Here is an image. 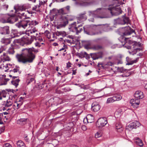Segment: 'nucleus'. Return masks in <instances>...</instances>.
Wrapping results in <instances>:
<instances>
[{"label":"nucleus","instance_id":"nucleus-10","mask_svg":"<svg viewBox=\"0 0 147 147\" xmlns=\"http://www.w3.org/2000/svg\"><path fill=\"white\" fill-rule=\"evenodd\" d=\"M105 9L103 8H98L95 11H89L90 15L95 16L96 15H99L104 13Z\"/></svg>","mask_w":147,"mask_h":147},{"label":"nucleus","instance_id":"nucleus-14","mask_svg":"<svg viewBox=\"0 0 147 147\" xmlns=\"http://www.w3.org/2000/svg\"><path fill=\"white\" fill-rule=\"evenodd\" d=\"M91 57L94 60L102 58V53L99 52L97 53H91Z\"/></svg>","mask_w":147,"mask_h":147},{"label":"nucleus","instance_id":"nucleus-33","mask_svg":"<svg viewBox=\"0 0 147 147\" xmlns=\"http://www.w3.org/2000/svg\"><path fill=\"white\" fill-rule=\"evenodd\" d=\"M136 144L138 146H142L143 145V144L141 140L139 138H137V141H136Z\"/></svg>","mask_w":147,"mask_h":147},{"label":"nucleus","instance_id":"nucleus-21","mask_svg":"<svg viewBox=\"0 0 147 147\" xmlns=\"http://www.w3.org/2000/svg\"><path fill=\"white\" fill-rule=\"evenodd\" d=\"M83 46L87 49L91 48V43L90 41H82Z\"/></svg>","mask_w":147,"mask_h":147},{"label":"nucleus","instance_id":"nucleus-2","mask_svg":"<svg viewBox=\"0 0 147 147\" xmlns=\"http://www.w3.org/2000/svg\"><path fill=\"white\" fill-rule=\"evenodd\" d=\"M22 51V53L17 54L16 57L19 62L24 64L33 62L35 57V55L33 52L35 53L38 52L37 50H34L33 47L23 49Z\"/></svg>","mask_w":147,"mask_h":147},{"label":"nucleus","instance_id":"nucleus-32","mask_svg":"<svg viewBox=\"0 0 147 147\" xmlns=\"http://www.w3.org/2000/svg\"><path fill=\"white\" fill-rule=\"evenodd\" d=\"M26 119L22 118L17 120V123L20 124H24L26 123Z\"/></svg>","mask_w":147,"mask_h":147},{"label":"nucleus","instance_id":"nucleus-8","mask_svg":"<svg viewBox=\"0 0 147 147\" xmlns=\"http://www.w3.org/2000/svg\"><path fill=\"white\" fill-rule=\"evenodd\" d=\"M122 98L121 96L118 94L115 95L113 96L108 98L106 102V103L109 104L113 103L115 101L119 100Z\"/></svg>","mask_w":147,"mask_h":147},{"label":"nucleus","instance_id":"nucleus-38","mask_svg":"<svg viewBox=\"0 0 147 147\" xmlns=\"http://www.w3.org/2000/svg\"><path fill=\"white\" fill-rule=\"evenodd\" d=\"M3 55L4 56L3 58L6 61H9L10 60L9 57L7 55L5 54L4 53Z\"/></svg>","mask_w":147,"mask_h":147},{"label":"nucleus","instance_id":"nucleus-46","mask_svg":"<svg viewBox=\"0 0 147 147\" xmlns=\"http://www.w3.org/2000/svg\"><path fill=\"white\" fill-rule=\"evenodd\" d=\"M82 26H83L82 24H80L78 25L77 26V28L78 30H80V29H81L80 31V33L83 30L82 28H80V27H81Z\"/></svg>","mask_w":147,"mask_h":147},{"label":"nucleus","instance_id":"nucleus-42","mask_svg":"<svg viewBox=\"0 0 147 147\" xmlns=\"http://www.w3.org/2000/svg\"><path fill=\"white\" fill-rule=\"evenodd\" d=\"M129 39V38H125V40L126 42L125 45H126L127 44H131L132 43V41L131 40H128Z\"/></svg>","mask_w":147,"mask_h":147},{"label":"nucleus","instance_id":"nucleus-43","mask_svg":"<svg viewBox=\"0 0 147 147\" xmlns=\"http://www.w3.org/2000/svg\"><path fill=\"white\" fill-rule=\"evenodd\" d=\"M102 135V134L100 131H98L95 135V137L96 138H98L101 136Z\"/></svg>","mask_w":147,"mask_h":147},{"label":"nucleus","instance_id":"nucleus-35","mask_svg":"<svg viewBox=\"0 0 147 147\" xmlns=\"http://www.w3.org/2000/svg\"><path fill=\"white\" fill-rule=\"evenodd\" d=\"M140 48H137L134 49V51H129V53L130 55H134V54H136L138 50H139Z\"/></svg>","mask_w":147,"mask_h":147},{"label":"nucleus","instance_id":"nucleus-62","mask_svg":"<svg viewBox=\"0 0 147 147\" xmlns=\"http://www.w3.org/2000/svg\"><path fill=\"white\" fill-rule=\"evenodd\" d=\"M122 55H118L117 56V59H121L122 58Z\"/></svg>","mask_w":147,"mask_h":147},{"label":"nucleus","instance_id":"nucleus-45","mask_svg":"<svg viewBox=\"0 0 147 147\" xmlns=\"http://www.w3.org/2000/svg\"><path fill=\"white\" fill-rule=\"evenodd\" d=\"M122 126L121 125L119 124H116V128L118 129L121 128Z\"/></svg>","mask_w":147,"mask_h":147},{"label":"nucleus","instance_id":"nucleus-7","mask_svg":"<svg viewBox=\"0 0 147 147\" xmlns=\"http://www.w3.org/2000/svg\"><path fill=\"white\" fill-rule=\"evenodd\" d=\"M140 125V123L138 121H135L127 125L126 127V129L128 131H131L133 129H136L139 127Z\"/></svg>","mask_w":147,"mask_h":147},{"label":"nucleus","instance_id":"nucleus-59","mask_svg":"<svg viewBox=\"0 0 147 147\" xmlns=\"http://www.w3.org/2000/svg\"><path fill=\"white\" fill-rule=\"evenodd\" d=\"M83 89L85 90V89H89V87L88 86V85H85L84 86V87L82 88Z\"/></svg>","mask_w":147,"mask_h":147},{"label":"nucleus","instance_id":"nucleus-49","mask_svg":"<svg viewBox=\"0 0 147 147\" xmlns=\"http://www.w3.org/2000/svg\"><path fill=\"white\" fill-rule=\"evenodd\" d=\"M137 60H134L132 61L131 62H128L126 64V65H132L134 63H136L137 62Z\"/></svg>","mask_w":147,"mask_h":147},{"label":"nucleus","instance_id":"nucleus-55","mask_svg":"<svg viewBox=\"0 0 147 147\" xmlns=\"http://www.w3.org/2000/svg\"><path fill=\"white\" fill-rule=\"evenodd\" d=\"M84 54L85 55H86V59H88L90 58V56L89 55L87 54V53L86 52H84Z\"/></svg>","mask_w":147,"mask_h":147},{"label":"nucleus","instance_id":"nucleus-36","mask_svg":"<svg viewBox=\"0 0 147 147\" xmlns=\"http://www.w3.org/2000/svg\"><path fill=\"white\" fill-rule=\"evenodd\" d=\"M43 146L45 147H53V145L51 143H45L43 145Z\"/></svg>","mask_w":147,"mask_h":147},{"label":"nucleus","instance_id":"nucleus-64","mask_svg":"<svg viewBox=\"0 0 147 147\" xmlns=\"http://www.w3.org/2000/svg\"><path fill=\"white\" fill-rule=\"evenodd\" d=\"M45 3V1H40L39 3V5H40V6L41 5H43Z\"/></svg>","mask_w":147,"mask_h":147},{"label":"nucleus","instance_id":"nucleus-12","mask_svg":"<svg viewBox=\"0 0 147 147\" xmlns=\"http://www.w3.org/2000/svg\"><path fill=\"white\" fill-rule=\"evenodd\" d=\"M115 23L121 24H127L129 22V18L128 17H125L123 20L120 18H118L114 20Z\"/></svg>","mask_w":147,"mask_h":147},{"label":"nucleus","instance_id":"nucleus-58","mask_svg":"<svg viewBox=\"0 0 147 147\" xmlns=\"http://www.w3.org/2000/svg\"><path fill=\"white\" fill-rule=\"evenodd\" d=\"M8 5H3V8L4 9L7 10L8 8Z\"/></svg>","mask_w":147,"mask_h":147},{"label":"nucleus","instance_id":"nucleus-19","mask_svg":"<svg viewBox=\"0 0 147 147\" xmlns=\"http://www.w3.org/2000/svg\"><path fill=\"white\" fill-rule=\"evenodd\" d=\"M134 96L137 99H142L144 97V95L142 92L137 91L135 93Z\"/></svg>","mask_w":147,"mask_h":147},{"label":"nucleus","instance_id":"nucleus-3","mask_svg":"<svg viewBox=\"0 0 147 147\" xmlns=\"http://www.w3.org/2000/svg\"><path fill=\"white\" fill-rule=\"evenodd\" d=\"M119 31L120 34L123 36H127L134 33L135 35L136 34L135 31L129 26L120 28Z\"/></svg>","mask_w":147,"mask_h":147},{"label":"nucleus","instance_id":"nucleus-60","mask_svg":"<svg viewBox=\"0 0 147 147\" xmlns=\"http://www.w3.org/2000/svg\"><path fill=\"white\" fill-rule=\"evenodd\" d=\"M101 40V38H97L94 40V41L98 43H99L100 41Z\"/></svg>","mask_w":147,"mask_h":147},{"label":"nucleus","instance_id":"nucleus-23","mask_svg":"<svg viewBox=\"0 0 147 147\" xmlns=\"http://www.w3.org/2000/svg\"><path fill=\"white\" fill-rule=\"evenodd\" d=\"M10 16L8 14L4 15L2 19V22L3 23H9Z\"/></svg>","mask_w":147,"mask_h":147},{"label":"nucleus","instance_id":"nucleus-48","mask_svg":"<svg viewBox=\"0 0 147 147\" xmlns=\"http://www.w3.org/2000/svg\"><path fill=\"white\" fill-rule=\"evenodd\" d=\"M45 34L46 36L48 38H50L49 36H50V32L48 30H46L45 32Z\"/></svg>","mask_w":147,"mask_h":147},{"label":"nucleus","instance_id":"nucleus-41","mask_svg":"<svg viewBox=\"0 0 147 147\" xmlns=\"http://www.w3.org/2000/svg\"><path fill=\"white\" fill-rule=\"evenodd\" d=\"M102 48L101 46L99 45H96L94 46L93 47V49L95 50H98Z\"/></svg>","mask_w":147,"mask_h":147},{"label":"nucleus","instance_id":"nucleus-27","mask_svg":"<svg viewBox=\"0 0 147 147\" xmlns=\"http://www.w3.org/2000/svg\"><path fill=\"white\" fill-rule=\"evenodd\" d=\"M18 20V17L16 16H10V17L9 19V23L13 24L14 22L17 21Z\"/></svg>","mask_w":147,"mask_h":147},{"label":"nucleus","instance_id":"nucleus-15","mask_svg":"<svg viewBox=\"0 0 147 147\" xmlns=\"http://www.w3.org/2000/svg\"><path fill=\"white\" fill-rule=\"evenodd\" d=\"M86 12H84L83 13H81L79 15L78 17V19L79 20L78 21L77 24H79L85 20L87 19V16L85 15Z\"/></svg>","mask_w":147,"mask_h":147},{"label":"nucleus","instance_id":"nucleus-57","mask_svg":"<svg viewBox=\"0 0 147 147\" xmlns=\"http://www.w3.org/2000/svg\"><path fill=\"white\" fill-rule=\"evenodd\" d=\"M35 45L36 47H40L41 46L40 43L38 42H37L35 43Z\"/></svg>","mask_w":147,"mask_h":147},{"label":"nucleus","instance_id":"nucleus-54","mask_svg":"<svg viewBox=\"0 0 147 147\" xmlns=\"http://www.w3.org/2000/svg\"><path fill=\"white\" fill-rule=\"evenodd\" d=\"M129 74L127 75H121L120 76V77H128L131 74V72H129L128 73Z\"/></svg>","mask_w":147,"mask_h":147},{"label":"nucleus","instance_id":"nucleus-61","mask_svg":"<svg viewBox=\"0 0 147 147\" xmlns=\"http://www.w3.org/2000/svg\"><path fill=\"white\" fill-rule=\"evenodd\" d=\"M61 35L63 36H65L66 35V32L64 31H61Z\"/></svg>","mask_w":147,"mask_h":147},{"label":"nucleus","instance_id":"nucleus-44","mask_svg":"<svg viewBox=\"0 0 147 147\" xmlns=\"http://www.w3.org/2000/svg\"><path fill=\"white\" fill-rule=\"evenodd\" d=\"M17 96L16 95H15L13 96H10L9 97V98L8 100L9 101H12Z\"/></svg>","mask_w":147,"mask_h":147},{"label":"nucleus","instance_id":"nucleus-56","mask_svg":"<svg viewBox=\"0 0 147 147\" xmlns=\"http://www.w3.org/2000/svg\"><path fill=\"white\" fill-rule=\"evenodd\" d=\"M82 129L83 131H85L87 129L86 126L85 125H83L82 126Z\"/></svg>","mask_w":147,"mask_h":147},{"label":"nucleus","instance_id":"nucleus-30","mask_svg":"<svg viewBox=\"0 0 147 147\" xmlns=\"http://www.w3.org/2000/svg\"><path fill=\"white\" fill-rule=\"evenodd\" d=\"M16 144L18 147H26L25 144L22 140L18 141Z\"/></svg>","mask_w":147,"mask_h":147},{"label":"nucleus","instance_id":"nucleus-26","mask_svg":"<svg viewBox=\"0 0 147 147\" xmlns=\"http://www.w3.org/2000/svg\"><path fill=\"white\" fill-rule=\"evenodd\" d=\"M14 45H11V47H9L7 51L9 54L12 55L14 54L15 52L14 50Z\"/></svg>","mask_w":147,"mask_h":147},{"label":"nucleus","instance_id":"nucleus-39","mask_svg":"<svg viewBox=\"0 0 147 147\" xmlns=\"http://www.w3.org/2000/svg\"><path fill=\"white\" fill-rule=\"evenodd\" d=\"M113 65V63L110 62H108L107 63H105L103 64L104 66H106L108 67L109 66H112Z\"/></svg>","mask_w":147,"mask_h":147},{"label":"nucleus","instance_id":"nucleus-25","mask_svg":"<svg viewBox=\"0 0 147 147\" xmlns=\"http://www.w3.org/2000/svg\"><path fill=\"white\" fill-rule=\"evenodd\" d=\"M20 68L19 66H16V68L10 71L11 72V74L14 75L13 74H15L16 73L18 72L19 74L21 73V71L20 70Z\"/></svg>","mask_w":147,"mask_h":147},{"label":"nucleus","instance_id":"nucleus-51","mask_svg":"<svg viewBox=\"0 0 147 147\" xmlns=\"http://www.w3.org/2000/svg\"><path fill=\"white\" fill-rule=\"evenodd\" d=\"M65 41L69 43H73V40H70L68 39H65Z\"/></svg>","mask_w":147,"mask_h":147},{"label":"nucleus","instance_id":"nucleus-18","mask_svg":"<svg viewBox=\"0 0 147 147\" xmlns=\"http://www.w3.org/2000/svg\"><path fill=\"white\" fill-rule=\"evenodd\" d=\"M130 103L134 107L137 108L140 104V101L138 99H133L131 100Z\"/></svg>","mask_w":147,"mask_h":147},{"label":"nucleus","instance_id":"nucleus-6","mask_svg":"<svg viewBox=\"0 0 147 147\" xmlns=\"http://www.w3.org/2000/svg\"><path fill=\"white\" fill-rule=\"evenodd\" d=\"M38 32L37 31V29L35 28H33V29L29 30L26 32V34L31 36V38H33V40L35 38L36 36L38 35Z\"/></svg>","mask_w":147,"mask_h":147},{"label":"nucleus","instance_id":"nucleus-40","mask_svg":"<svg viewBox=\"0 0 147 147\" xmlns=\"http://www.w3.org/2000/svg\"><path fill=\"white\" fill-rule=\"evenodd\" d=\"M40 5H39V4L35 5L32 7V9L33 10H36L37 9L38 10L39 9V8H40Z\"/></svg>","mask_w":147,"mask_h":147},{"label":"nucleus","instance_id":"nucleus-4","mask_svg":"<svg viewBox=\"0 0 147 147\" xmlns=\"http://www.w3.org/2000/svg\"><path fill=\"white\" fill-rule=\"evenodd\" d=\"M108 10L110 11L111 14L113 16H118L122 13V10L119 6L109 7Z\"/></svg>","mask_w":147,"mask_h":147},{"label":"nucleus","instance_id":"nucleus-9","mask_svg":"<svg viewBox=\"0 0 147 147\" xmlns=\"http://www.w3.org/2000/svg\"><path fill=\"white\" fill-rule=\"evenodd\" d=\"M76 22H74L70 24L69 26V30L73 32H75L76 34L78 35L80 33L81 29L78 30L77 28Z\"/></svg>","mask_w":147,"mask_h":147},{"label":"nucleus","instance_id":"nucleus-34","mask_svg":"<svg viewBox=\"0 0 147 147\" xmlns=\"http://www.w3.org/2000/svg\"><path fill=\"white\" fill-rule=\"evenodd\" d=\"M17 32V30H11V38H14L16 36H17L16 33Z\"/></svg>","mask_w":147,"mask_h":147},{"label":"nucleus","instance_id":"nucleus-20","mask_svg":"<svg viewBox=\"0 0 147 147\" xmlns=\"http://www.w3.org/2000/svg\"><path fill=\"white\" fill-rule=\"evenodd\" d=\"M100 106L96 102H93L92 105V110L94 112H97L100 109Z\"/></svg>","mask_w":147,"mask_h":147},{"label":"nucleus","instance_id":"nucleus-37","mask_svg":"<svg viewBox=\"0 0 147 147\" xmlns=\"http://www.w3.org/2000/svg\"><path fill=\"white\" fill-rule=\"evenodd\" d=\"M102 28L105 31H106L109 28V26L107 24L103 25L102 26Z\"/></svg>","mask_w":147,"mask_h":147},{"label":"nucleus","instance_id":"nucleus-22","mask_svg":"<svg viewBox=\"0 0 147 147\" xmlns=\"http://www.w3.org/2000/svg\"><path fill=\"white\" fill-rule=\"evenodd\" d=\"M69 6H67L64 8L61 9L60 10V12L62 14H66L69 12Z\"/></svg>","mask_w":147,"mask_h":147},{"label":"nucleus","instance_id":"nucleus-50","mask_svg":"<svg viewBox=\"0 0 147 147\" xmlns=\"http://www.w3.org/2000/svg\"><path fill=\"white\" fill-rule=\"evenodd\" d=\"M93 29L95 31H97L99 29V27L98 26L94 25L93 26Z\"/></svg>","mask_w":147,"mask_h":147},{"label":"nucleus","instance_id":"nucleus-13","mask_svg":"<svg viewBox=\"0 0 147 147\" xmlns=\"http://www.w3.org/2000/svg\"><path fill=\"white\" fill-rule=\"evenodd\" d=\"M10 32L9 26H5L3 27L0 26V34L5 35L9 34Z\"/></svg>","mask_w":147,"mask_h":147},{"label":"nucleus","instance_id":"nucleus-63","mask_svg":"<svg viewBox=\"0 0 147 147\" xmlns=\"http://www.w3.org/2000/svg\"><path fill=\"white\" fill-rule=\"evenodd\" d=\"M56 35L57 36H59L60 35H61V31L59 32L57 31L56 32Z\"/></svg>","mask_w":147,"mask_h":147},{"label":"nucleus","instance_id":"nucleus-11","mask_svg":"<svg viewBox=\"0 0 147 147\" xmlns=\"http://www.w3.org/2000/svg\"><path fill=\"white\" fill-rule=\"evenodd\" d=\"M107 123V118L105 117H102L98 119L96 122V125H99L98 126L101 127L104 126Z\"/></svg>","mask_w":147,"mask_h":147},{"label":"nucleus","instance_id":"nucleus-31","mask_svg":"<svg viewBox=\"0 0 147 147\" xmlns=\"http://www.w3.org/2000/svg\"><path fill=\"white\" fill-rule=\"evenodd\" d=\"M7 92L5 90H3L1 92L0 91V100L2 99V97L5 98L6 97Z\"/></svg>","mask_w":147,"mask_h":147},{"label":"nucleus","instance_id":"nucleus-16","mask_svg":"<svg viewBox=\"0 0 147 147\" xmlns=\"http://www.w3.org/2000/svg\"><path fill=\"white\" fill-rule=\"evenodd\" d=\"M18 78V76H13L12 80L11 81V84L16 88L18 85L20 80L19 79H16Z\"/></svg>","mask_w":147,"mask_h":147},{"label":"nucleus","instance_id":"nucleus-47","mask_svg":"<svg viewBox=\"0 0 147 147\" xmlns=\"http://www.w3.org/2000/svg\"><path fill=\"white\" fill-rule=\"evenodd\" d=\"M3 116V113H0V124H2L3 123L2 121V119Z\"/></svg>","mask_w":147,"mask_h":147},{"label":"nucleus","instance_id":"nucleus-28","mask_svg":"<svg viewBox=\"0 0 147 147\" xmlns=\"http://www.w3.org/2000/svg\"><path fill=\"white\" fill-rule=\"evenodd\" d=\"M12 101H9L7 100L6 102H4L3 105H4L5 107H9L11 106L13 104Z\"/></svg>","mask_w":147,"mask_h":147},{"label":"nucleus","instance_id":"nucleus-17","mask_svg":"<svg viewBox=\"0 0 147 147\" xmlns=\"http://www.w3.org/2000/svg\"><path fill=\"white\" fill-rule=\"evenodd\" d=\"M21 41L25 44L29 45L31 44L33 41V38H30L27 37H23L22 38Z\"/></svg>","mask_w":147,"mask_h":147},{"label":"nucleus","instance_id":"nucleus-5","mask_svg":"<svg viewBox=\"0 0 147 147\" xmlns=\"http://www.w3.org/2000/svg\"><path fill=\"white\" fill-rule=\"evenodd\" d=\"M68 16H61L60 18V24L57 26V28L65 27L68 23Z\"/></svg>","mask_w":147,"mask_h":147},{"label":"nucleus","instance_id":"nucleus-24","mask_svg":"<svg viewBox=\"0 0 147 147\" xmlns=\"http://www.w3.org/2000/svg\"><path fill=\"white\" fill-rule=\"evenodd\" d=\"M86 119L88 123H91L94 122V117L91 114H88L86 117Z\"/></svg>","mask_w":147,"mask_h":147},{"label":"nucleus","instance_id":"nucleus-1","mask_svg":"<svg viewBox=\"0 0 147 147\" xmlns=\"http://www.w3.org/2000/svg\"><path fill=\"white\" fill-rule=\"evenodd\" d=\"M28 4H24L18 7L19 12L18 13V16L20 18L22 19L21 21L15 24L16 26L19 28L25 29L28 26L31 27L38 24V22L35 20L30 21L28 19H30L31 13L28 11H25L26 9L30 7Z\"/></svg>","mask_w":147,"mask_h":147},{"label":"nucleus","instance_id":"nucleus-53","mask_svg":"<svg viewBox=\"0 0 147 147\" xmlns=\"http://www.w3.org/2000/svg\"><path fill=\"white\" fill-rule=\"evenodd\" d=\"M71 63L70 62H69L67 63V66L66 67L67 68H69L70 67H71Z\"/></svg>","mask_w":147,"mask_h":147},{"label":"nucleus","instance_id":"nucleus-52","mask_svg":"<svg viewBox=\"0 0 147 147\" xmlns=\"http://www.w3.org/2000/svg\"><path fill=\"white\" fill-rule=\"evenodd\" d=\"M3 147H12V146L9 144L6 143L4 145Z\"/></svg>","mask_w":147,"mask_h":147},{"label":"nucleus","instance_id":"nucleus-29","mask_svg":"<svg viewBox=\"0 0 147 147\" xmlns=\"http://www.w3.org/2000/svg\"><path fill=\"white\" fill-rule=\"evenodd\" d=\"M115 68L117 69V71L118 72H120L121 73H124V72L126 71L127 70L129 71L131 70V69H129L128 70L124 69L123 68V67H115Z\"/></svg>","mask_w":147,"mask_h":147}]
</instances>
